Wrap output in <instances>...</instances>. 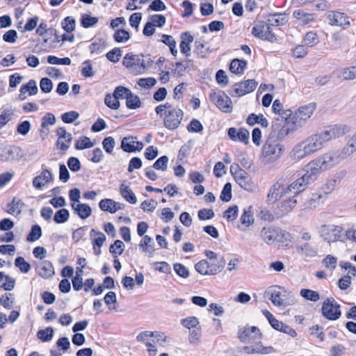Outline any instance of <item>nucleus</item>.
I'll return each mask as SVG.
<instances>
[{
    "instance_id": "nucleus-36",
    "label": "nucleus",
    "mask_w": 356,
    "mask_h": 356,
    "mask_svg": "<svg viewBox=\"0 0 356 356\" xmlns=\"http://www.w3.org/2000/svg\"><path fill=\"white\" fill-rule=\"evenodd\" d=\"M287 22V17L284 13H274L268 15V23L270 26H282Z\"/></svg>"
},
{
    "instance_id": "nucleus-15",
    "label": "nucleus",
    "mask_w": 356,
    "mask_h": 356,
    "mask_svg": "<svg viewBox=\"0 0 356 356\" xmlns=\"http://www.w3.org/2000/svg\"><path fill=\"white\" fill-rule=\"evenodd\" d=\"M252 33L255 37L271 42L276 40L275 35L270 28V25L264 22H259L255 25L252 29Z\"/></svg>"
},
{
    "instance_id": "nucleus-54",
    "label": "nucleus",
    "mask_w": 356,
    "mask_h": 356,
    "mask_svg": "<svg viewBox=\"0 0 356 356\" xmlns=\"http://www.w3.org/2000/svg\"><path fill=\"white\" fill-rule=\"evenodd\" d=\"M94 143L87 136H81L76 143L75 148L76 149H83L92 147Z\"/></svg>"
},
{
    "instance_id": "nucleus-41",
    "label": "nucleus",
    "mask_w": 356,
    "mask_h": 356,
    "mask_svg": "<svg viewBox=\"0 0 356 356\" xmlns=\"http://www.w3.org/2000/svg\"><path fill=\"white\" fill-rule=\"evenodd\" d=\"M246 122L249 125L251 126H253L255 124H259L262 127L265 128L268 126V122L267 119L264 118L261 114L257 115L254 113H251L248 115Z\"/></svg>"
},
{
    "instance_id": "nucleus-56",
    "label": "nucleus",
    "mask_w": 356,
    "mask_h": 356,
    "mask_svg": "<svg viewBox=\"0 0 356 356\" xmlns=\"http://www.w3.org/2000/svg\"><path fill=\"white\" fill-rule=\"evenodd\" d=\"M15 265L24 273H27L31 269V265L22 257H18L15 259Z\"/></svg>"
},
{
    "instance_id": "nucleus-1",
    "label": "nucleus",
    "mask_w": 356,
    "mask_h": 356,
    "mask_svg": "<svg viewBox=\"0 0 356 356\" xmlns=\"http://www.w3.org/2000/svg\"><path fill=\"white\" fill-rule=\"evenodd\" d=\"M284 146L277 139L269 137L262 147V159L270 164L277 161L282 155Z\"/></svg>"
},
{
    "instance_id": "nucleus-29",
    "label": "nucleus",
    "mask_w": 356,
    "mask_h": 356,
    "mask_svg": "<svg viewBox=\"0 0 356 356\" xmlns=\"http://www.w3.org/2000/svg\"><path fill=\"white\" fill-rule=\"evenodd\" d=\"M181 39L180 51L186 57H188L191 56V44L194 40L193 36L189 32H184L181 33Z\"/></svg>"
},
{
    "instance_id": "nucleus-28",
    "label": "nucleus",
    "mask_w": 356,
    "mask_h": 356,
    "mask_svg": "<svg viewBox=\"0 0 356 356\" xmlns=\"http://www.w3.org/2000/svg\"><path fill=\"white\" fill-rule=\"evenodd\" d=\"M71 207L74 213L83 220L88 218L92 213L91 207L87 204L81 202L71 203Z\"/></svg>"
},
{
    "instance_id": "nucleus-62",
    "label": "nucleus",
    "mask_w": 356,
    "mask_h": 356,
    "mask_svg": "<svg viewBox=\"0 0 356 356\" xmlns=\"http://www.w3.org/2000/svg\"><path fill=\"white\" fill-rule=\"evenodd\" d=\"M107 59L112 63H116L122 56V51L120 48H114L106 55Z\"/></svg>"
},
{
    "instance_id": "nucleus-46",
    "label": "nucleus",
    "mask_w": 356,
    "mask_h": 356,
    "mask_svg": "<svg viewBox=\"0 0 356 356\" xmlns=\"http://www.w3.org/2000/svg\"><path fill=\"white\" fill-rule=\"evenodd\" d=\"M13 115L14 111L10 108L3 110L0 115V129L13 118Z\"/></svg>"
},
{
    "instance_id": "nucleus-6",
    "label": "nucleus",
    "mask_w": 356,
    "mask_h": 356,
    "mask_svg": "<svg viewBox=\"0 0 356 356\" xmlns=\"http://www.w3.org/2000/svg\"><path fill=\"white\" fill-rule=\"evenodd\" d=\"M231 172L233 174L236 182L243 189L248 191H254L256 189L255 185L252 182L251 178L248 173L238 168V165H236L234 168L233 165L231 166Z\"/></svg>"
},
{
    "instance_id": "nucleus-11",
    "label": "nucleus",
    "mask_w": 356,
    "mask_h": 356,
    "mask_svg": "<svg viewBox=\"0 0 356 356\" xmlns=\"http://www.w3.org/2000/svg\"><path fill=\"white\" fill-rule=\"evenodd\" d=\"M211 100L224 113L232 111L231 99L222 90L212 92L210 94Z\"/></svg>"
},
{
    "instance_id": "nucleus-37",
    "label": "nucleus",
    "mask_w": 356,
    "mask_h": 356,
    "mask_svg": "<svg viewBox=\"0 0 356 356\" xmlns=\"http://www.w3.org/2000/svg\"><path fill=\"white\" fill-rule=\"evenodd\" d=\"M298 200L296 197L292 196L286 200H284L279 203V209L282 214H286L290 212L297 204Z\"/></svg>"
},
{
    "instance_id": "nucleus-2",
    "label": "nucleus",
    "mask_w": 356,
    "mask_h": 356,
    "mask_svg": "<svg viewBox=\"0 0 356 356\" xmlns=\"http://www.w3.org/2000/svg\"><path fill=\"white\" fill-rule=\"evenodd\" d=\"M343 229L341 226L334 224L322 225L318 228L320 237L328 243L343 241Z\"/></svg>"
},
{
    "instance_id": "nucleus-40",
    "label": "nucleus",
    "mask_w": 356,
    "mask_h": 356,
    "mask_svg": "<svg viewBox=\"0 0 356 356\" xmlns=\"http://www.w3.org/2000/svg\"><path fill=\"white\" fill-rule=\"evenodd\" d=\"M120 194L127 202L131 204H136L137 199L132 190L129 186L122 184L120 186Z\"/></svg>"
},
{
    "instance_id": "nucleus-52",
    "label": "nucleus",
    "mask_w": 356,
    "mask_h": 356,
    "mask_svg": "<svg viewBox=\"0 0 356 356\" xmlns=\"http://www.w3.org/2000/svg\"><path fill=\"white\" fill-rule=\"evenodd\" d=\"M42 236V230L38 225H33L31 230L27 236V241L29 242H33L38 240Z\"/></svg>"
},
{
    "instance_id": "nucleus-51",
    "label": "nucleus",
    "mask_w": 356,
    "mask_h": 356,
    "mask_svg": "<svg viewBox=\"0 0 356 356\" xmlns=\"http://www.w3.org/2000/svg\"><path fill=\"white\" fill-rule=\"evenodd\" d=\"M54 335V329L48 327L44 330H40L38 332L37 336L42 341H49L52 339Z\"/></svg>"
},
{
    "instance_id": "nucleus-7",
    "label": "nucleus",
    "mask_w": 356,
    "mask_h": 356,
    "mask_svg": "<svg viewBox=\"0 0 356 356\" xmlns=\"http://www.w3.org/2000/svg\"><path fill=\"white\" fill-rule=\"evenodd\" d=\"M350 131L349 127L346 125L335 124L327 127L324 131L318 133L321 136L324 145L328 141L339 138Z\"/></svg>"
},
{
    "instance_id": "nucleus-26",
    "label": "nucleus",
    "mask_w": 356,
    "mask_h": 356,
    "mask_svg": "<svg viewBox=\"0 0 356 356\" xmlns=\"http://www.w3.org/2000/svg\"><path fill=\"white\" fill-rule=\"evenodd\" d=\"M52 178L53 175L50 170L44 169L33 179V186L37 189H40L46 184L50 182Z\"/></svg>"
},
{
    "instance_id": "nucleus-57",
    "label": "nucleus",
    "mask_w": 356,
    "mask_h": 356,
    "mask_svg": "<svg viewBox=\"0 0 356 356\" xmlns=\"http://www.w3.org/2000/svg\"><path fill=\"white\" fill-rule=\"evenodd\" d=\"M322 264L326 268L334 270L337 267V258L331 254H328L322 260Z\"/></svg>"
},
{
    "instance_id": "nucleus-3",
    "label": "nucleus",
    "mask_w": 356,
    "mask_h": 356,
    "mask_svg": "<svg viewBox=\"0 0 356 356\" xmlns=\"http://www.w3.org/2000/svg\"><path fill=\"white\" fill-rule=\"evenodd\" d=\"M316 159L324 171H326L337 165L347 157L341 149H334L328 151Z\"/></svg>"
},
{
    "instance_id": "nucleus-31",
    "label": "nucleus",
    "mask_w": 356,
    "mask_h": 356,
    "mask_svg": "<svg viewBox=\"0 0 356 356\" xmlns=\"http://www.w3.org/2000/svg\"><path fill=\"white\" fill-rule=\"evenodd\" d=\"M38 273L40 277L45 279L51 277L55 273L52 264L47 260L40 262L38 266Z\"/></svg>"
},
{
    "instance_id": "nucleus-19",
    "label": "nucleus",
    "mask_w": 356,
    "mask_h": 356,
    "mask_svg": "<svg viewBox=\"0 0 356 356\" xmlns=\"http://www.w3.org/2000/svg\"><path fill=\"white\" fill-rule=\"evenodd\" d=\"M257 82L254 79H248L244 82L235 84L232 95L243 96L252 92L257 87Z\"/></svg>"
},
{
    "instance_id": "nucleus-17",
    "label": "nucleus",
    "mask_w": 356,
    "mask_h": 356,
    "mask_svg": "<svg viewBox=\"0 0 356 356\" xmlns=\"http://www.w3.org/2000/svg\"><path fill=\"white\" fill-rule=\"evenodd\" d=\"M286 188L284 185V181L279 179L270 188L267 194V202L270 203H275L280 200L282 197L287 195Z\"/></svg>"
},
{
    "instance_id": "nucleus-45",
    "label": "nucleus",
    "mask_w": 356,
    "mask_h": 356,
    "mask_svg": "<svg viewBox=\"0 0 356 356\" xmlns=\"http://www.w3.org/2000/svg\"><path fill=\"white\" fill-rule=\"evenodd\" d=\"M126 105L130 109H136L140 107L141 102L139 97L131 92L127 96Z\"/></svg>"
},
{
    "instance_id": "nucleus-22",
    "label": "nucleus",
    "mask_w": 356,
    "mask_h": 356,
    "mask_svg": "<svg viewBox=\"0 0 356 356\" xmlns=\"http://www.w3.org/2000/svg\"><path fill=\"white\" fill-rule=\"evenodd\" d=\"M303 143L306 145L309 153L311 154L318 151L325 146L318 134H316L309 136L305 140H304Z\"/></svg>"
},
{
    "instance_id": "nucleus-47",
    "label": "nucleus",
    "mask_w": 356,
    "mask_h": 356,
    "mask_svg": "<svg viewBox=\"0 0 356 356\" xmlns=\"http://www.w3.org/2000/svg\"><path fill=\"white\" fill-rule=\"evenodd\" d=\"M300 294L305 299L313 302H317L320 299L318 293L311 289H302L300 290Z\"/></svg>"
},
{
    "instance_id": "nucleus-18",
    "label": "nucleus",
    "mask_w": 356,
    "mask_h": 356,
    "mask_svg": "<svg viewBox=\"0 0 356 356\" xmlns=\"http://www.w3.org/2000/svg\"><path fill=\"white\" fill-rule=\"evenodd\" d=\"M238 338L242 342H254L261 339V332L255 327H244L238 330Z\"/></svg>"
},
{
    "instance_id": "nucleus-10",
    "label": "nucleus",
    "mask_w": 356,
    "mask_h": 356,
    "mask_svg": "<svg viewBox=\"0 0 356 356\" xmlns=\"http://www.w3.org/2000/svg\"><path fill=\"white\" fill-rule=\"evenodd\" d=\"M297 127L294 124L293 121L291 122L289 118L280 119V118L275 120L272 126L273 131L277 134V138L280 139L286 137L289 133L293 132Z\"/></svg>"
},
{
    "instance_id": "nucleus-4",
    "label": "nucleus",
    "mask_w": 356,
    "mask_h": 356,
    "mask_svg": "<svg viewBox=\"0 0 356 356\" xmlns=\"http://www.w3.org/2000/svg\"><path fill=\"white\" fill-rule=\"evenodd\" d=\"M260 236L268 245H273L277 242H282L283 239L288 240L290 234L275 227H264L260 232Z\"/></svg>"
},
{
    "instance_id": "nucleus-8",
    "label": "nucleus",
    "mask_w": 356,
    "mask_h": 356,
    "mask_svg": "<svg viewBox=\"0 0 356 356\" xmlns=\"http://www.w3.org/2000/svg\"><path fill=\"white\" fill-rule=\"evenodd\" d=\"M339 177H333L326 180L325 183L322 185L318 193H314L312 200L323 202L336 188L339 184Z\"/></svg>"
},
{
    "instance_id": "nucleus-63",
    "label": "nucleus",
    "mask_w": 356,
    "mask_h": 356,
    "mask_svg": "<svg viewBox=\"0 0 356 356\" xmlns=\"http://www.w3.org/2000/svg\"><path fill=\"white\" fill-rule=\"evenodd\" d=\"M104 103L108 107L114 110H116L120 107L119 101L114 97V95L112 96L110 94H106L105 95Z\"/></svg>"
},
{
    "instance_id": "nucleus-64",
    "label": "nucleus",
    "mask_w": 356,
    "mask_h": 356,
    "mask_svg": "<svg viewBox=\"0 0 356 356\" xmlns=\"http://www.w3.org/2000/svg\"><path fill=\"white\" fill-rule=\"evenodd\" d=\"M220 198L223 202H229L232 198V184L226 183L222 188Z\"/></svg>"
},
{
    "instance_id": "nucleus-59",
    "label": "nucleus",
    "mask_w": 356,
    "mask_h": 356,
    "mask_svg": "<svg viewBox=\"0 0 356 356\" xmlns=\"http://www.w3.org/2000/svg\"><path fill=\"white\" fill-rule=\"evenodd\" d=\"M47 60L49 63L54 65H69L71 64V60L68 57L59 58L55 56H48Z\"/></svg>"
},
{
    "instance_id": "nucleus-34",
    "label": "nucleus",
    "mask_w": 356,
    "mask_h": 356,
    "mask_svg": "<svg viewBox=\"0 0 356 356\" xmlns=\"http://www.w3.org/2000/svg\"><path fill=\"white\" fill-rule=\"evenodd\" d=\"M293 15L296 18L302 26L307 25L313 22L315 19L314 15L305 13L302 10H296L293 11Z\"/></svg>"
},
{
    "instance_id": "nucleus-49",
    "label": "nucleus",
    "mask_w": 356,
    "mask_h": 356,
    "mask_svg": "<svg viewBox=\"0 0 356 356\" xmlns=\"http://www.w3.org/2000/svg\"><path fill=\"white\" fill-rule=\"evenodd\" d=\"M70 213L67 209H61L56 212L54 220L56 223H64L68 220Z\"/></svg>"
},
{
    "instance_id": "nucleus-44",
    "label": "nucleus",
    "mask_w": 356,
    "mask_h": 356,
    "mask_svg": "<svg viewBox=\"0 0 356 356\" xmlns=\"http://www.w3.org/2000/svg\"><path fill=\"white\" fill-rule=\"evenodd\" d=\"M116 202L111 199H104L99 202V208L104 211H108L111 213L116 212Z\"/></svg>"
},
{
    "instance_id": "nucleus-43",
    "label": "nucleus",
    "mask_w": 356,
    "mask_h": 356,
    "mask_svg": "<svg viewBox=\"0 0 356 356\" xmlns=\"http://www.w3.org/2000/svg\"><path fill=\"white\" fill-rule=\"evenodd\" d=\"M247 62L237 58L233 59L229 65V70L236 74H242L246 68Z\"/></svg>"
},
{
    "instance_id": "nucleus-13",
    "label": "nucleus",
    "mask_w": 356,
    "mask_h": 356,
    "mask_svg": "<svg viewBox=\"0 0 356 356\" xmlns=\"http://www.w3.org/2000/svg\"><path fill=\"white\" fill-rule=\"evenodd\" d=\"M305 173L302 177L306 182L309 184L314 183L320 175L324 172V170L318 163L316 159L309 162L304 168Z\"/></svg>"
},
{
    "instance_id": "nucleus-27",
    "label": "nucleus",
    "mask_w": 356,
    "mask_h": 356,
    "mask_svg": "<svg viewBox=\"0 0 356 356\" xmlns=\"http://www.w3.org/2000/svg\"><path fill=\"white\" fill-rule=\"evenodd\" d=\"M296 252L307 257H314L318 254V248L310 243H304L296 246Z\"/></svg>"
},
{
    "instance_id": "nucleus-60",
    "label": "nucleus",
    "mask_w": 356,
    "mask_h": 356,
    "mask_svg": "<svg viewBox=\"0 0 356 356\" xmlns=\"http://www.w3.org/2000/svg\"><path fill=\"white\" fill-rule=\"evenodd\" d=\"M241 221L245 227H248L254 222V218L250 211V208L248 209H244L241 217Z\"/></svg>"
},
{
    "instance_id": "nucleus-50",
    "label": "nucleus",
    "mask_w": 356,
    "mask_h": 356,
    "mask_svg": "<svg viewBox=\"0 0 356 356\" xmlns=\"http://www.w3.org/2000/svg\"><path fill=\"white\" fill-rule=\"evenodd\" d=\"M98 22V18L92 17L88 14H83L81 16V24L84 28H89L95 25Z\"/></svg>"
},
{
    "instance_id": "nucleus-55",
    "label": "nucleus",
    "mask_w": 356,
    "mask_h": 356,
    "mask_svg": "<svg viewBox=\"0 0 356 356\" xmlns=\"http://www.w3.org/2000/svg\"><path fill=\"white\" fill-rule=\"evenodd\" d=\"M76 20L72 17H67L62 22L63 29L67 33L73 31L75 29Z\"/></svg>"
},
{
    "instance_id": "nucleus-23",
    "label": "nucleus",
    "mask_w": 356,
    "mask_h": 356,
    "mask_svg": "<svg viewBox=\"0 0 356 356\" xmlns=\"http://www.w3.org/2000/svg\"><path fill=\"white\" fill-rule=\"evenodd\" d=\"M2 156L6 161H18L24 156V152L19 147L11 145L4 148Z\"/></svg>"
},
{
    "instance_id": "nucleus-12",
    "label": "nucleus",
    "mask_w": 356,
    "mask_h": 356,
    "mask_svg": "<svg viewBox=\"0 0 356 356\" xmlns=\"http://www.w3.org/2000/svg\"><path fill=\"white\" fill-rule=\"evenodd\" d=\"M123 65L129 68L135 74H140L145 72V65L143 57L140 55L127 54L123 59Z\"/></svg>"
},
{
    "instance_id": "nucleus-20",
    "label": "nucleus",
    "mask_w": 356,
    "mask_h": 356,
    "mask_svg": "<svg viewBox=\"0 0 356 356\" xmlns=\"http://www.w3.org/2000/svg\"><path fill=\"white\" fill-rule=\"evenodd\" d=\"M309 185V184L306 182V180L302 176L301 177L293 181L289 186H286L285 190L286 191L287 195H293L296 197L300 193L304 191Z\"/></svg>"
},
{
    "instance_id": "nucleus-39",
    "label": "nucleus",
    "mask_w": 356,
    "mask_h": 356,
    "mask_svg": "<svg viewBox=\"0 0 356 356\" xmlns=\"http://www.w3.org/2000/svg\"><path fill=\"white\" fill-rule=\"evenodd\" d=\"M347 158L356 152V131L350 137L345 146L341 149Z\"/></svg>"
},
{
    "instance_id": "nucleus-35",
    "label": "nucleus",
    "mask_w": 356,
    "mask_h": 356,
    "mask_svg": "<svg viewBox=\"0 0 356 356\" xmlns=\"http://www.w3.org/2000/svg\"><path fill=\"white\" fill-rule=\"evenodd\" d=\"M244 351L248 354H254V353H261V354H268L273 351V348L271 346L264 347L261 344V343H257L253 346L250 347H244Z\"/></svg>"
},
{
    "instance_id": "nucleus-5",
    "label": "nucleus",
    "mask_w": 356,
    "mask_h": 356,
    "mask_svg": "<svg viewBox=\"0 0 356 356\" xmlns=\"http://www.w3.org/2000/svg\"><path fill=\"white\" fill-rule=\"evenodd\" d=\"M341 305L333 298H327L322 305L323 316L329 321H337L341 316Z\"/></svg>"
},
{
    "instance_id": "nucleus-16",
    "label": "nucleus",
    "mask_w": 356,
    "mask_h": 356,
    "mask_svg": "<svg viewBox=\"0 0 356 356\" xmlns=\"http://www.w3.org/2000/svg\"><path fill=\"white\" fill-rule=\"evenodd\" d=\"M286 291L278 286L269 288L266 292L272 303L277 307L286 306Z\"/></svg>"
},
{
    "instance_id": "nucleus-30",
    "label": "nucleus",
    "mask_w": 356,
    "mask_h": 356,
    "mask_svg": "<svg viewBox=\"0 0 356 356\" xmlns=\"http://www.w3.org/2000/svg\"><path fill=\"white\" fill-rule=\"evenodd\" d=\"M327 18L332 25L345 26L349 24L346 15L340 12L330 11L327 13Z\"/></svg>"
},
{
    "instance_id": "nucleus-9",
    "label": "nucleus",
    "mask_w": 356,
    "mask_h": 356,
    "mask_svg": "<svg viewBox=\"0 0 356 356\" xmlns=\"http://www.w3.org/2000/svg\"><path fill=\"white\" fill-rule=\"evenodd\" d=\"M163 123L165 127L174 130L179 127L183 118L184 113L180 108H171L164 113Z\"/></svg>"
},
{
    "instance_id": "nucleus-42",
    "label": "nucleus",
    "mask_w": 356,
    "mask_h": 356,
    "mask_svg": "<svg viewBox=\"0 0 356 356\" xmlns=\"http://www.w3.org/2000/svg\"><path fill=\"white\" fill-rule=\"evenodd\" d=\"M209 267L210 268L209 273L211 275H216L221 272L225 267V260L222 257L219 259L209 261Z\"/></svg>"
},
{
    "instance_id": "nucleus-21",
    "label": "nucleus",
    "mask_w": 356,
    "mask_h": 356,
    "mask_svg": "<svg viewBox=\"0 0 356 356\" xmlns=\"http://www.w3.org/2000/svg\"><path fill=\"white\" fill-rule=\"evenodd\" d=\"M56 134L58 136V139L57 140V145L59 148L63 151H66L72 140V136L70 133H67L64 127H59L56 130Z\"/></svg>"
},
{
    "instance_id": "nucleus-24",
    "label": "nucleus",
    "mask_w": 356,
    "mask_h": 356,
    "mask_svg": "<svg viewBox=\"0 0 356 356\" xmlns=\"http://www.w3.org/2000/svg\"><path fill=\"white\" fill-rule=\"evenodd\" d=\"M121 147L124 152H132L141 150L143 144L142 142L136 140V138L129 136L122 139Z\"/></svg>"
},
{
    "instance_id": "nucleus-25",
    "label": "nucleus",
    "mask_w": 356,
    "mask_h": 356,
    "mask_svg": "<svg viewBox=\"0 0 356 356\" xmlns=\"http://www.w3.org/2000/svg\"><path fill=\"white\" fill-rule=\"evenodd\" d=\"M228 136L234 141H241L245 144L249 141V132L245 129L231 127L228 129Z\"/></svg>"
},
{
    "instance_id": "nucleus-61",
    "label": "nucleus",
    "mask_w": 356,
    "mask_h": 356,
    "mask_svg": "<svg viewBox=\"0 0 356 356\" xmlns=\"http://www.w3.org/2000/svg\"><path fill=\"white\" fill-rule=\"evenodd\" d=\"M341 76L344 80H353L356 79V66L344 68L341 72Z\"/></svg>"
},
{
    "instance_id": "nucleus-14",
    "label": "nucleus",
    "mask_w": 356,
    "mask_h": 356,
    "mask_svg": "<svg viewBox=\"0 0 356 356\" xmlns=\"http://www.w3.org/2000/svg\"><path fill=\"white\" fill-rule=\"evenodd\" d=\"M315 109L316 105L314 104H309L301 106L292 118L294 124L298 127H302L307 120L310 118Z\"/></svg>"
},
{
    "instance_id": "nucleus-48",
    "label": "nucleus",
    "mask_w": 356,
    "mask_h": 356,
    "mask_svg": "<svg viewBox=\"0 0 356 356\" xmlns=\"http://www.w3.org/2000/svg\"><path fill=\"white\" fill-rule=\"evenodd\" d=\"M113 38L118 43L126 42L130 38L129 33L124 29H118L113 35Z\"/></svg>"
},
{
    "instance_id": "nucleus-38",
    "label": "nucleus",
    "mask_w": 356,
    "mask_h": 356,
    "mask_svg": "<svg viewBox=\"0 0 356 356\" xmlns=\"http://www.w3.org/2000/svg\"><path fill=\"white\" fill-rule=\"evenodd\" d=\"M25 207V204L20 200L14 197L12 202L8 204V213L12 215L17 216L20 214L22 209Z\"/></svg>"
},
{
    "instance_id": "nucleus-53",
    "label": "nucleus",
    "mask_w": 356,
    "mask_h": 356,
    "mask_svg": "<svg viewBox=\"0 0 356 356\" xmlns=\"http://www.w3.org/2000/svg\"><path fill=\"white\" fill-rule=\"evenodd\" d=\"M124 244L120 240H116L111 245L109 251L114 255H121L124 252Z\"/></svg>"
},
{
    "instance_id": "nucleus-32",
    "label": "nucleus",
    "mask_w": 356,
    "mask_h": 356,
    "mask_svg": "<svg viewBox=\"0 0 356 356\" xmlns=\"http://www.w3.org/2000/svg\"><path fill=\"white\" fill-rule=\"evenodd\" d=\"M309 151L303 142L298 143L291 152V157L295 160L302 159L310 155Z\"/></svg>"
},
{
    "instance_id": "nucleus-58",
    "label": "nucleus",
    "mask_w": 356,
    "mask_h": 356,
    "mask_svg": "<svg viewBox=\"0 0 356 356\" xmlns=\"http://www.w3.org/2000/svg\"><path fill=\"white\" fill-rule=\"evenodd\" d=\"M195 270L201 275H211L209 273L210 272L209 267V261L207 260H201L200 261L197 262L195 266Z\"/></svg>"
},
{
    "instance_id": "nucleus-33",
    "label": "nucleus",
    "mask_w": 356,
    "mask_h": 356,
    "mask_svg": "<svg viewBox=\"0 0 356 356\" xmlns=\"http://www.w3.org/2000/svg\"><path fill=\"white\" fill-rule=\"evenodd\" d=\"M273 111L280 115V119H288L292 115L290 109H284L282 104L279 99H275L273 103Z\"/></svg>"
}]
</instances>
